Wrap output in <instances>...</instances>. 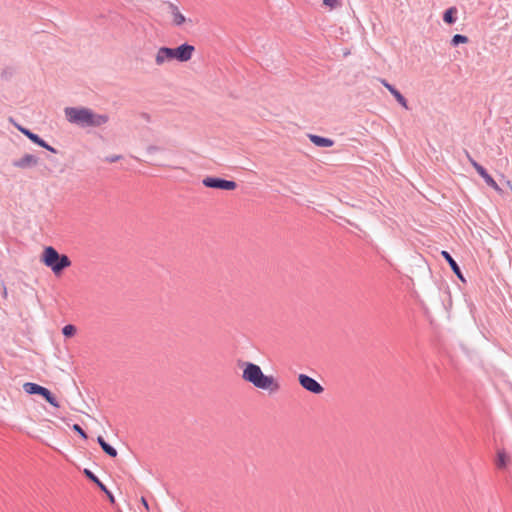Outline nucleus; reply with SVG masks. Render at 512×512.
I'll return each instance as SVG.
<instances>
[{"label": "nucleus", "mask_w": 512, "mask_h": 512, "mask_svg": "<svg viewBox=\"0 0 512 512\" xmlns=\"http://www.w3.org/2000/svg\"><path fill=\"white\" fill-rule=\"evenodd\" d=\"M467 156L469 158L471 165L475 168V170L478 172V174L485 180L487 185H489L496 191H500V187L494 181V179L487 173V171L480 164H478L473 158H471L469 154H467Z\"/></svg>", "instance_id": "nucleus-9"}, {"label": "nucleus", "mask_w": 512, "mask_h": 512, "mask_svg": "<svg viewBox=\"0 0 512 512\" xmlns=\"http://www.w3.org/2000/svg\"><path fill=\"white\" fill-rule=\"evenodd\" d=\"M380 82L384 85L385 88L388 89V91L395 97L397 102L404 107L405 109H408V104L406 99L402 96V94L396 90L392 85H390L386 80L381 79Z\"/></svg>", "instance_id": "nucleus-13"}, {"label": "nucleus", "mask_w": 512, "mask_h": 512, "mask_svg": "<svg viewBox=\"0 0 512 512\" xmlns=\"http://www.w3.org/2000/svg\"><path fill=\"white\" fill-rule=\"evenodd\" d=\"M155 64L157 66H163L168 62H171L172 56L169 47H160L155 54Z\"/></svg>", "instance_id": "nucleus-11"}, {"label": "nucleus", "mask_w": 512, "mask_h": 512, "mask_svg": "<svg viewBox=\"0 0 512 512\" xmlns=\"http://www.w3.org/2000/svg\"><path fill=\"white\" fill-rule=\"evenodd\" d=\"M457 10L454 7L449 8L445 11L443 19L446 23L452 24L455 21L454 15L456 14Z\"/></svg>", "instance_id": "nucleus-18"}, {"label": "nucleus", "mask_w": 512, "mask_h": 512, "mask_svg": "<svg viewBox=\"0 0 512 512\" xmlns=\"http://www.w3.org/2000/svg\"><path fill=\"white\" fill-rule=\"evenodd\" d=\"M98 443L100 444L101 448L104 450L105 453H107L111 457L117 456V451L115 448L110 446L102 436H98L97 438Z\"/></svg>", "instance_id": "nucleus-16"}, {"label": "nucleus", "mask_w": 512, "mask_h": 512, "mask_svg": "<svg viewBox=\"0 0 512 512\" xmlns=\"http://www.w3.org/2000/svg\"><path fill=\"white\" fill-rule=\"evenodd\" d=\"M23 388L26 393L28 394H39L43 396L47 402H49L54 407H59V403L55 399L54 396H52L51 392L45 388L42 387L36 383L27 382L23 385Z\"/></svg>", "instance_id": "nucleus-5"}, {"label": "nucleus", "mask_w": 512, "mask_h": 512, "mask_svg": "<svg viewBox=\"0 0 512 512\" xmlns=\"http://www.w3.org/2000/svg\"><path fill=\"white\" fill-rule=\"evenodd\" d=\"M508 463H509V457L507 456L505 451L504 450H499L497 452V460H496L497 467L501 468V469L506 468Z\"/></svg>", "instance_id": "nucleus-17"}, {"label": "nucleus", "mask_w": 512, "mask_h": 512, "mask_svg": "<svg viewBox=\"0 0 512 512\" xmlns=\"http://www.w3.org/2000/svg\"><path fill=\"white\" fill-rule=\"evenodd\" d=\"M141 501H142L143 505L145 506V508H146V509H148V508H149V507H148V503H147V501L145 500V498H142V499H141Z\"/></svg>", "instance_id": "nucleus-29"}, {"label": "nucleus", "mask_w": 512, "mask_h": 512, "mask_svg": "<svg viewBox=\"0 0 512 512\" xmlns=\"http://www.w3.org/2000/svg\"><path fill=\"white\" fill-rule=\"evenodd\" d=\"M66 119L73 124L80 126L97 127L108 122L107 115L96 114L88 108L67 107L65 109Z\"/></svg>", "instance_id": "nucleus-2"}, {"label": "nucleus", "mask_w": 512, "mask_h": 512, "mask_svg": "<svg viewBox=\"0 0 512 512\" xmlns=\"http://www.w3.org/2000/svg\"><path fill=\"white\" fill-rule=\"evenodd\" d=\"M105 493L108 495V497H109L110 501H111V502H114V497H113V495H112L108 490H107V492H105Z\"/></svg>", "instance_id": "nucleus-28"}, {"label": "nucleus", "mask_w": 512, "mask_h": 512, "mask_svg": "<svg viewBox=\"0 0 512 512\" xmlns=\"http://www.w3.org/2000/svg\"><path fill=\"white\" fill-rule=\"evenodd\" d=\"M203 185L208 188H216V189L227 190V191L235 190L237 187V184L234 181L220 179V178H214V177L204 178Z\"/></svg>", "instance_id": "nucleus-6"}, {"label": "nucleus", "mask_w": 512, "mask_h": 512, "mask_svg": "<svg viewBox=\"0 0 512 512\" xmlns=\"http://www.w3.org/2000/svg\"><path fill=\"white\" fill-rule=\"evenodd\" d=\"M121 158V156H113L111 158H108L109 162H116Z\"/></svg>", "instance_id": "nucleus-26"}, {"label": "nucleus", "mask_w": 512, "mask_h": 512, "mask_svg": "<svg viewBox=\"0 0 512 512\" xmlns=\"http://www.w3.org/2000/svg\"><path fill=\"white\" fill-rule=\"evenodd\" d=\"M242 380L254 388L263 390L268 394H276L281 390L279 379L272 374H265L261 367L253 362H242Z\"/></svg>", "instance_id": "nucleus-1"}, {"label": "nucleus", "mask_w": 512, "mask_h": 512, "mask_svg": "<svg viewBox=\"0 0 512 512\" xmlns=\"http://www.w3.org/2000/svg\"><path fill=\"white\" fill-rule=\"evenodd\" d=\"M37 163H38V159L35 156H33L31 154H26L23 157H21L20 159L14 161L13 165L17 168L24 169V168L35 166Z\"/></svg>", "instance_id": "nucleus-12"}, {"label": "nucleus", "mask_w": 512, "mask_h": 512, "mask_svg": "<svg viewBox=\"0 0 512 512\" xmlns=\"http://www.w3.org/2000/svg\"><path fill=\"white\" fill-rule=\"evenodd\" d=\"M323 4L330 8H334L339 4V0H323Z\"/></svg>", "instance_id": "nucleus-25"}, {"label": "nucleus", "mask_w": 512, "mask_h": 512, "mask_svg": "<svg viewBox=\"0 0 512 512\" xmlns=\"http://www.w3.org/2000/svg\"><path fill=\"white\" fill-rule=\"evenodd\" d=\"M37 145H39V146H41V147H43V148H45V149H47V150H49V151H51V152H53V153H56V150H55L53 147H51L50 145H48V144H47L44 140H42L41 138H40V143H37Z\"/></svg>", "instance_id": "nucleus-24"}, {"label": "nucleus", "mask_w": 512, "mask_h": 512, "mask_svg": "<svg viewBox=\"0 0 512 512\" xmlns=\"http://www.w3.org/2000/svg\"><path fill=\"white\" fill-rule=\"evenodd\" d=\"M63 335L66 337H72L76 333V327L74 325L68 324L62 329Z\"/></svg>", "instance_id": "nucleus-21"}, {"label": "nucleus", "mask_w": 512, "mask_h": 512, "mask_svg": "<svg viewBox=\"0 0 512 512\" xmlns=\"http://www.w3.org/2000/svg\"><path fill=\"white\" fill-rule=\"evenodd\" d=\"M441 255L446 259V261L449 263L451 269L454 271V273L458 276L459 279L464 281V278L462 276V273L460 271L459 266L455 262V260L451 257V255L447 251H442Z\"/></svg>", "instance_id": "nucleus-15"}, {"label": "nucleus", "mask_w": 512, "mask_h": 512, "mask_svg": "<svg viewBox=\"0 0 512 512\" xmlns=\"http://www.w3.org/2000/svg\"><path fill=\"white\" fill-rule=\"evenodd\" d=\"M467 42H468V38L466 36H463V35H460V34H456L452 38V44L453 45H458L460 43H467Z\"/></svg>", "instance_id": "nucleus-22"}, {"label": "nucleus", "mask_w": 512, "mask_h": 512, "mask_svg": "<svg viewBox=\"0 0 512 512\" xmlns=\"http://www.w3.org/2000/svg\"><path fill=\"white\" fill-rule=\"evenodd\" d=\"M41 261L49 267L55 275L71 266V260L67 255H61L51 246L46 247L41 255Z\"/></svg>", "instance_id": "nucleus-3"}, {"label": "nucleus", "mask_w": 512, "mask_h": 512, "mask_svg": "<svg viewBox=\"0 0 512 512\" xmlns=\"http://www.w3.org/2000/svg\"><path fill=\"white\" fill-rule=\"evenodd\" d=\"M298 381L302 388L313 394H321L324 391V388L319 382L306 374H300L298 376Z\"/></svg>", "instance_id": "nucleus-7"}, {"label": "nucleus", "mask_w": 512, "mask_h": 512, "mask_svg": "<svg viewBox=\"0 0 512 512\" xmlns=\"http://www.w3.org/2000/svg\"><path fill=\"white\" fill-rule=\"evenodd\" d=\"M2 294H3V298L7 299V297H8V291H7V288H6V286H5V285H3V293H2Z\"/></svg>", "instance_id": "nucleus-27"}, {"label": "nucleus", "mask_w": 512, "mask_h": 512, "mask_svg": "<svg viewBox=\"0 0 512 512\" xmlns=\"http://www.w3.org/2000/svg\"><path fill=\"white\" fill-rule=\"evenodd\" d=\"M467 156L469 158L471 165L475 168V170L478 172V174L485 180L487 185H489L496 191H500V187L494 181V179L487 173V171L480 164H478L473 158H471L469 154H467Z\"/></svg>", "instance_id": "nucleus-10"}, {"label": "nucleus", "mask_w": 512, "mask_h": 512, "mask_svg": "<svg viewBox=\"0 0 512 512\" xmlns=\"http://www.w3.org/2000/svg\"><path fill=\"white\" fill-rule=\"evenodd\" d=\"M19 130L35 144L40 143V137L38 135L32 133L31 131L25 128H19Z\"/></svg>", "instance_id": "nucleus-20"}, {"label": "nucleus", "mask_w": 512, "mask_h": 512, "mask_svg": "<svg viewBox=\"0 0 512 512\" xmlns=\"http://www.w3.org/2000/svg\"><path fill=\"white\" fill-rule=\"evenodd\" d=\"M168 13L174 26L180 27L187 23L192 24V20L187 19L179 7L173 3L168 4Z\"/></svg>", "instance_id": "nucleus-8"}, {"label": "nucleus", "mask_w": 512, "mask_h": 512, "mask_svg": "<svg viewBox=\"0 0 512 512\" xmlns=\"http://www.w3.org/2000/svg\"><path fill=\"white\" fill-rule=\"evenodd\" d=\"M84 473L89 479L96 483L102 491L107 492V488L105 487V485L91 471L85 469Z\"/></svg>", "instance_id": "nucleus-19"}, {"label": "nucleus", "mask_w": 512, "mask_h": 512, "mask_svg": "<svg viewBox=\"0 0 512 512\" xmlns=\"http://www.w3.org/2000/svg\"><path fill=\"white\" fill-rule=\"evenodd\" d=\"M308 137L310 141L318 147H331L334 144L333 140L318 135L310 134Z\"/></svg>", "instance_id": "nucleus-14"}, {"label": "nucleus", "mask_w": 512, "mask_h": 512, "mask_svg": "<svg viewBox=\"0 0 512 512\" xmlns=\"http://www.w3.org/2000/svg\"><path fill=\"white\" fill-rule=\"evenodd\" d=\"M170 52L173 60L188 62L194 55L195 47L191 44L184 43L178 47L170 48Z\"/></svg>", "instance_id": "nucleus-4"}, {"label": "nucleus", "mask_w": 512, "mask_h": 512, "mask_svg": "<svg viewBox=\"0 0 512 512\" xmlns=\"http://www.w3.org/2000/svg\"><path fill=\"white\" fill-rule=\"evenodd\" d=\"M73 430L76 431L83 439H87V434L78 424L73 425Z\"/></svg>", "instance_id": "nucleus-23"}]
</instances>
